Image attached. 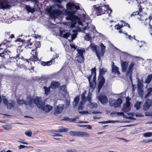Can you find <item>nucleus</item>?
Returning <instances> with one entry per match:
<instances>
[{"mask_svg":"<svg viewBox=\"0 0 152 152\" xmlns=\"http://www.w3.org/2000/svg\"><path fill=\"white\" fill-rule=\"evenodd\" d=\"M130 103L129 101H126L122 108V111L124 113H126L129 111L130 109Z\"/></svg>","mask_w":152,"mask_h":152,"instance_id":"412c9836","label":"nucleus"},{"mask_svg":"<svg viewBox=\"0 0 152 152\" xmlns=\"http://www.w3.org/2000/svg\"><path fill=\"white\" fill-rule=\"evenodd\" d=\"M66 7L68 10H65V15L67 16L65 18L71 22H66L65 25L72 28L75 26L77 23L81 28V31L84 33H91L94 30V26L91 24V20L85 11L82 10V13L79 14L78 16L75 15L76 10L80 9L79 4L69 2L66 4Z\"/></svg>","mask_w":152,"mask_h":152,"instance_id":"f257e3e1","label":"nucleus"},{"mask_svg":"<svg viewBox=\"0 0 152 152\" xmlns=\"http://www.w3.org/2000/svg\"><path fill=\"white\" fill-rule=\"evenodd\" d=\"M99 45L101 48V49L99 50L105 52L106 47L102 43H100Z\"/></svg>","mask_w":152,"mask_h":152,"instance_id":"de8ad7c7","label":"nucleus"},{"mask_svg":"<svg viewBox=\"0 0 152 152\" xmlns=\"http://www.w3.org/2000/svg\"><path fill=\"white\" fill-rule=\"evenodd\" d=\"M122 101L121 99H118L117 100L113 99L109 101L110 104L114 107H118L121 104Z\"/></svg>","mask_w":152,"mask_h":152,"instance_id":"423d86ee","label":"nucleus"},{"mask_svg":"<svg viewBox=\"0 0 152 152\" xmlns=\"http://www.w3.org/2000/svg\"><path fill=\"white\" fill-rule=\"evenodd\" d=\"M90 47L93 51H95V50L97 49L96 45L94 44H91Z\"/></svg>","mask_w":152,"mask_h":152,"instance_id":"8fccbe9b","label":"nucleus"},{"mask_svg":"<svg viewBox=\"0 0 152 152\" xmlns=\"http://www.w3.org/2000/svg\"><path fill=\"white\" fill-rule=\"evenodd\" d=\"M5 35L7 38H9V39H10L9 41H10V39L11 38L14 37V36L13 34H11L10 32H6L5 34Z\"/></svg>","mask_w":152,"mask_h":152,"instance_id":"e433bc0d","label":"nucleus"},{"mask_svg":"<svg viewBox=\"0 0 152 152\" xmlns=\"http://www.w3.org/2000/svg\"><path fill=\"white\" fill-rule=\"evenodd\" d=\"M79 113L80 114H82L83 115L89 114V112L88 111H84L83 112H79Z\"/></svg>","mask_w":152,"mask_h":152,"instance_id":"052dcab7","label":"nucleus"},{"mask_svg":"<svg viewBox=\"0 0 152 152\" xmlns=\"http://www.w3.org/2000/svg\"><path fill=\"white\" fill-rule=\"evenodd\" d=\"M110 116L112 117H115L117 116V112H114L110 114Z\"/></svg>","mask_w":152,"mask_h":152,"instance_id":"5fc2aeb1","label":"nucleus"},{"mask_svg":"<svg viewBox=\"0 0 152 152\" xmlns=\"http://www.w3.org/2000/svg\"><path fill=\"white\" fill-rule=\"evenodd\" d=\"M125 34L126 36V37L128 38L129 39H131L133 38L135 39L134 37H132L131 35H128L127 33H126Z\"/></svg>","mask_w":152,"mask_h":152,"instance_id":"13d9d810","label":"nucleus"},{"mask_svg":"<svg viewBox=\"0 0 152 152\" xmlns=\"http://www.w3.org/2000/svg\"><path fill=\"white\" fill-rule=\"evenodd\" d=\"M25 134L26 135L29 136V137H31V136L32 135V133L31 132H25Z\"/></svg>","mask_w":152,"mask_h":152,"instance_id":"bf43d9fd","label":"nucleus"},{"mask_svg":"<svg viewBox=\"0 0 152 152\" xmlns=\"http://www.w3.org/2000/svg\"><path fill=\"white\" fill-rule=\"evenodd\" d=\"M127 25L128 27L129 28V24H128V23H126L124 22L122 24H118L117 25H116L115 26V29H116L117 30H119V32L120 33H122V31L121 30V29H120L122 28L123 26H126Z\"/></svg>","mask_w":152,"mask_h":152,"instance_id":"4be33fe9","label":"nucleus"},{"mask_svg":"<svg viewBox=\"0 0 152 152\" xmlns=\"http://www.w3.org/2000/svg\"><path fill=\"white\" fill-rule=\"evenodd\" d=\"M38 52L36 51V49L34 50V49H32L31 54L32 56L31 58L32 59L34 60L35 61H38L39 59L37 57Z\"/></svg>","mask_w":152,"mask_h":152,"instance_id":"a878e982","label":"nucleus"},{"mask_svg":"<svg viewBox=\"0 0 152 152\" xmlns=\"http://www.w3.org/2000/svg\"><path fill=\"white\" fill-rule=\"evenodd\" d=\"M129 63L128 62L124 61H121V66L122 68V70L123 72H126L127 68L128 66Z\"/></svg>","mask_w":152,"mask_h":152,"instance_id":"393cba45","label":"nucleus"},{"mask_svg":"<svg viewBox=\"0 0 152 152\" xmlns=\"http://www.w3.org/2000/svg\"><path fill=\"white\" fill-rule=\"evenodd\" d=\"M98 98L101 103L103 104H106L108 102V100L107 96L104 94H101L98 96Z\"/></svg>","mask_w":152,"mask_h":152,"instance_id":"9b49d317","label":"nucleus"},{"mask_svg":"<svg viewBox=\"0 0 152 152\" xmlns=\"http://www.w3.org/2000/svg\"><path fill=\"white\" fill-rule=\"evenodd\" d=\"M95 52L97 57L99 59V60H100L101 58L102 57H103L105 53L103 51L99 49L96 50H95Z\"/></svg>","mask_w":152,"mask_h":152,"instance_id":"bb28decb","label":"nucleus"},{"mask_svg":"<svg viewBox=\"0 0 152 152\" xmlns=\"http://www.w3.org/2000/svg\"><path fill=\"white\" fill-rule=\"evenodd\" d=\"M107 71V69L104 68H100L99 69V74L98 77L99 83L98 88V92L99 91L100 89L103 86L105 82L104 78L102 76V75L104 74Z\"/></svg>","mask_w":152,"mask_h":152,"instance_id":"20e7f679","label":"nucleus"},{"mask_svg":"<svg viewBox=\"0 0 152 152\" xmlns=\"http://www.w3.org/2000/svg\"><path fill=\"white\" fill-rule=\"evenodd\" d=\"M10 7V5L5 0L0 1V9L3 10L8 9H9Z\"/></svg>","mask_w":152,"mask_h":152,"instance_id":"2eb2a0df","label":"nucleus"},{"mask_svg":"<svg viewBox=\"0 0 152 152\" xmlns=\"http://www.w3.org/2000/svg\"><path fill=\"white\" fill-rule=\"evenodd\" d=\"M152 91V88H150L147 89L148 93L145 96V98H146L148 97L151 94V93Z\"/></svg>","mask_w":152,"mask_h":152,"instance_id":"a19ab883","label":"nucleus"},{"mask_svg":"<svg viewBox=\"0 0 152 152\" xmlns=\"http://www.w3.org/2000/svg\"><path fill=\"white\" fill-rule=\"evenodd\" d=\"M76 51L77 53L75 57V60L78 63H82L84 62V59L83 54L85 52V50L83 48H79L77 49Z\"/></svg>","mask_w":152,"mask_h":152,"instance_id":"39448f33","label":"nucleus"},{"mask_svg":"<svg viewBox=\"0 0 152 152\" xmlns=\"http://www.w3.org/2000/svg\"><path fill=\"white\" fill-rule=\"evenodd\" d=\"M137 12H133L131 15V16L132 17L133 16H134V15H136V13Z\"/></svg>","mask_w":152,"mask_h":152,"instance_id":"774afa93","label":"nucleus"},{"mask_svg":"<svg viewBox=\"0 0 152 152\" xmlns=\"http://www.w3.org/2000/svg\"><path fill=\"white\" fill-rule=\"evenodd\" d=\"M79 132L72 131L69 132V134L72 136L79 137Z\"/></svg>","mask_w":152,"mask_h":152,"instance_id":"f704fd0d","label":"nucleus"},{"mask_svg":"<svg viewBox=\"0 0 152 152\" xmlns=\"http://www.w3.org/2000/svg\"><path fill=\"white\" fill-rule=\"evenodd\" d=\"M142 10V8H141V7H140L139 9L138 12H137V17H140V16H141L142 15H141V14H140V12H141Z\"/></svg>","mask_w":152,"mask_h":152,"instance_id":"680f3d73","label":"nucleus"},{"mask_svg":"<svg viewBox=\"0 0 152 152\" xmlns=\"http://www.w3.org/2000/svg\"><path fill=\"white\" fill-rule=\"evenodd\" d=\"M152 79V75H148L147 78H146L145 83L148 84L151 81Z\"/></svg>","mask_w":152,"mask_h":152,"instance_id":"c9c22d12","label":"nucleus"},{"mask_svg":"<svg viewBox=\"0 0 152 152\" xmlns=\"http://www.w3.org/2000/svg\"><path fill=\"white\" fill-rule=\"evenodd\" d=\"M141 104V102H138L135 104L134 107L136 108L138 110L140 108Z\"/></svg>","mask_w":152,"mask_h":152,"instance_id":"49530a36","label":"nucleus"},{"mask_svg":"<svg viewBox=\"0 0 152 152\" xmlns=\"http://www.w3.org/2000/svg\"><path fill=\"white\" fill-rule=\"evenodd\" d=\"M86 93V91H85L81 96V101L80 102L78 107V109L79 110H82L83 108V106L84 103H85L86 101V98L85 96Z\"/></svg>","mask_w":152,"mask_h":152,"instance_id":"ddd939ff","label":"nucleus"},{"mask_svg":"<svg viewBox=\"0 0 152 152\" xmlns=\"http://www.w3.org/2000/svg\"><path fill=\"white\" fill-rule=\"evenodd\" d=\"M34 45L35 46V47L34 48L35 49H36V48H39L41 46L40 43L39 41L36 42L34 44Z\"/></svg>","mask_w":152,"mask_h":152,"instance_id":"09e8293b","label":"nucleus"},{"mask_svg":"<svg viewBox=\"0 0 152 152\" xmlns=\"http://www.w3.org/2000/svg\"><path fill=\"white\" fill-rule=\"evenodd\" d=\"M2 99L3 103L7 106L8 108H11L14 105L15 101L11 100L8 101L4 96L2 97Z\"/></svg>","mask_w":152,"mask_h":152,"instance_id":"6e6552de","label":"nucleus"},{"mask_svg":"<svg viewBox=\"0 0 152 152\" xmlns=\"http://www.w3.org/2000/svg\"><path fill=\"white\" fill-rule=\"evenodd\" d=\"M92 71V75H91L89 77H88V80L90 84V86L91 88H92L93 86V84H92V82H91V79L92 78V77H93V82H94L95 80V78L96 77V72L95 71L94 69H91Z\"/></svg>","mask_w":152,"mask_h":152,"instance_id":"dca6fc26","label":"nucleus"},{"mask_svg":"<svg viewBox=\"0 0 152 152\" xmlns=\"http://www.w3.org/2000/svg\"><path fill=\"white\" fill-rule=\"evenodd\" d=\"M64 120L67 121H69L70 122H72L73 121H76L75 119H71L69 118H64Z\"/></svg>","mask_w":152,"mask_h":152,"instance_id":"603ef678","label":"nucleus"},{"mask_svg":"<svg viewBox=\"0 0 152 152\" xmlns=\"http://www.w3.org/2000/svg\"><path fill=\"white\" fill-rule=\"evenodd\" d=\"M137 79L138 80L137 86H142V83L141 81L140 80L138 77H137Z\"/></svg>","mask_w":152,"mask_h":152,"instance_id":"6e6d98bb","label":"nucleus"},{"mask_svg":"<svg viewBox=\"0 0 152 152\" xmlns=\"http://www.w3.org/2000/svg\"><path fill=\"white\" fill-rule=\"evenodd\" d=\"M20 45H22L23 47L28 48H31L33 49L34 48V46L32 43H29L28 42H20Z\"/></svg>","mask_w":152,"mask_h":152,"instance_id":"6ab92c4d","label":"nucleus"},{"mask_svg":"<svg viewBox=\"0 0 152 152\" xmlns=\"http://www.w3.org/2000/svg\"><path fill=\"white\" fill-rule=\"evenodd\" d=\"M72 31L74 32V34L72 35H71V36L72 39L73 40H74V39H75L76 37V34H77V31L76 30H73Z\"/></svg>","mask_w":152,"mask_h":152,"instance_id":"c03bdc74","label":"nucleus"},{"mask_svg":"<svg viewBox=\"0 0 152 152\" xmlns=\"http://www.w3.org/2000/svg\"><path fill=\"white\" fill-rule=\"evenodd\" d=\"M60 35L61 37L67 38L70 36V34L65 31H60Z\"/></svg>","mask_w":152,"mask_h":152,"instance_id":"2f4dec72","label":"nucleus"},{"mask_svg":"<svg viewBox=\"0 0 152 152\" xmlns=\"http://www.w3.org/2000/svg\"><path fill=\"white\" fill-rule=\"evenodd\" d=\"M152 100L149 99H146L145 102L143 105V110H148L151 106Z\"/></svg>","mask_w":152,"mask_h":152,"instance_id":"aec40b11","label":"nucleus"},{"mask_svg":"<svg viewBox=\"0 0 152 152\" xmlns=\"http://www.w3.org/2000/svg\"><path fill=\"white\" fill-rule=\"evenodd\" d=\"M85 34H86V35L84 37L85 39L87 41H89L90 40V39H91V37L90 35L91 33Z\"/></svg>","mask_w":152,"mask_h":152,"instance_id":"ea45409f","label":"nucleus"},{"mask_svg":"<svg viewBox=\"0 0 152 152\" xmlns=\"http://www.w3.org/2000/svg\"><path fill=\"white\" fill-rule=\"evenodd\" d=\"M138 90L139 94L140 95H142L143 93L142 86H138Z\"/></svg>","mask_w":152,"mask_h":152,"instance_id":"58836bf2","label":"nucleus"},{"mask_svg":"<svg viewBox=\"0 0 152 152\" xmlns=\"http://www.w3.org/2000/svg\"><path fill=\"white\" fill-rule=\"evenodd\" d=\"M66 87L65 85H63L61 87L59 90L60 93L64 96L67 94Z\"/></svg>","mask_w":152,"mask_h":152,"instance_id":"cd10ccee","label":"nucleus"},{"mask_svg":"<svg viewBox=\"0 0 152 152\" xmlns=\"http://www.w3.org/2000/svg\"><path fill=\"white\" fill-rule=\"evenodd\" d=\"M3 128L6 130H9L11 129L12 126H4Z\"/></svg>","mask_w":152,"mask_h":152,"instance_id":"4d7b16f0","label":"nucleus"},{"mask_svg":"<svg viewBox=\"0 0 152 152\" xmlns=\"http://www.w3.org/2000/svg\"><path fill=\"white\" fill-rule=\"evenodd\" d=\"M33 102H31L30 104H35L39 108L45 111V112H49L52 109V107L49 104L45 105L44 103L42 102L41 97H37L35 100H33Z\"/></svg>","mask_w":152,"mask_h":152,"instance_id":"f03ea898","label":"nucleus"},{"mask_svg":"<svg viewBox=\"0 0 152 152\" xmlns=\"http://www.w3.org/2000/svg\"><path fill=\"white\" fill-rule=\"evenodd\" d=\"M137 18L140 21H143L145 20L144 22L145 25L146 26H150V27H151V23H150V16L148 18H146L145 16L142 15L141 16L140 15V17H138Z\"/></svg>","mask_w":152,"mask_h":152,"instance_id":"9d476101","label":"nucleus"},{"mask_svg":"<svg viewBox=\"0 0 152 152\" xmlns=\"http://www.w3.org/2000/svg\"><path fill=\"white\" fill-rule=\"evenodd\" d=\"M79 99L80 97L79 96H76L74 99V100L73 103V106L74 107L77 106L78 104Z\"/></svg>","mask_w":152,"mask_h":152,"instance_id":"72a5a7b5","label":"nucleus"},{"mask_svg":"<svg viewBox=\"0 0 152 152\" xmlns=\"http://www.w3.org/2000/svg\"><path fill=\"white\" fill-rule=\"evenodd\" d=\"M135 64L134 62H132L129 66L128 69L126 72V75L129 76V78L132 81V68L134 65Z\"/></svg>","mask_w":152,"mask_h":152,"instance_id":"f8f14e48","label":"nucleus"},{"mask_svg":"<svg viewBox=\"0 0 152 152\" xmlns=\"http://www.w3.org/2000/svg\"><path fill=\"white\" fill-rule=\"evenodd\" d=\"M58 57V55L56 54L55 55H53L54 58L52 59V60L51 61H47L46 62H42L41 63V64L43 66H49L51 65L52 64H54V61H53V60L54 59L56 58H57Z\"/></svg>","mask_w":152,"mask_h":152,"instance_id":"a211bd4d","label":"nucleus"},{"mask_svg":"<svg viewBox=\"0 0 152 152\" xmlns=\"http://www.w3.org/2000/svg\"><path fill=\"white\" fill-rule=\"evenodd\" d=\"M27 10L28 12H31L32 13H33L34 12V10L30 7L27 8Z\"/></svg>","mask_w":152,"mask_h":152,"instance_id":"3c124183","label":"nucleus"},{"mask_svg":"<svg viewBox=\"0 0 152 152\" xmlns=\"http://www.w3.org/2000/svg\"><path fill=\"white\" fill-rule=\"evenodd\" d=\"M124 113L123 112H117V116H123L124 115Z\"/></svg>","mask_w":152,"mask_h":152,"instance_id":"0e129e2a","label":"nucleus"},{"mask_svg":"<svg viewBox=\"0 0 152 152\" xmlns=\"http://www.w3.org/2000/svg\"><path fill=\"white\" fill-rule=\"evenodd\" d=\"M79 137H88L89 134L85 132H79Z\"/></svg>","mask_w":152,"mask_h":152,"instance_id":"7c9ffc66","label":"nucleus"},{"mask_svg":"<svg viewBox=\"0 0 152 152\" xmlns=\"http://www.w3.org/2000/svg\"><path fill=\"white\" fill-rule=\"evenodd\" d=\"M112 72L113 74H117L118 75L120 74V72L118 70V68L114 65L113 62L112 65Z\"/></svg>","mask_w":152,"mask_h":152,"instance_id":"5701e85b","label":"nucleus"},{"mask_svg":"<svg viewBox=\"0 0 152 152\" xmlns=\"http://www.w3.org/2000/svg\"><path fill=\"white\" fill-rule=\"evenodd\" d=\"M60 85L59 83L57 82L53 81L51 83L50 87L53 89H55Z\"/></svg>","mask_w":152,"mask_h":152,"instance_id":"c756f323","label":"nucleus"},{"mask_svg":"<svg viewBox=\"0 0 152 152\" xmlns=\"http://www.w3.org/2000/svg\"><path fill=\"white\" fill-rule=\"evenodd\" d=\"M26 147H27V146H26L23 145H20L19 147V148L20 149H21L22 148H24Z\"/></svg>","mask_w":152,"mask_h":152,"instance_id":"69168bd1","label":"nucleus"},{"mask_svg":"<svg viewBox=\"0 0 152 152\" xmlns=\"http://www.w3.org/2000/svg\"><path fill=\"white\" fill-rule=\"evenodd\" d=\"M123 116L124 118H128V119H131L132 118H131L130 117H128L127 116H126V115H124H124H123Z\"/></svg>","mask_w":152,"mask_h":152,"instance_id":"338daca9","label":"nucleus"},{"mask_svg":"<svg viewBox=\"0 0 152 152\" xmlns=\"http://www.w3.org/2000/svg\"><path fill=\"white\" fill-rule=\"evenodd\" d=\"M64 105H59L55 107L54 114L56 115H57L58 114L61 113L63 108Z\"/></svg>","mask_w":152,"mask_h":152,"instance_id":"f3484780","label":"nucleus"},{"mask_svg":"<svg viewBox=\"0 0 152 152\" xmlns=\"http://www.w3.org/2000/svg\"><path fill=\"white\" fill-rule=\"evenodd\" d=\"M35 100V98H32L30 97L28 98L27 99L28 102L26 101L24 102L21 99H18V102L19 104H24L26 105H28L30 106H32V105L34 104H30L31 102H33V100Z\"/></svg>","mask_w":152,"mask_h":152,"instance_id":"0eeeda50","label":"nucleus"},{"mask_svg":"<svg viewBox=\"0 0 152 152\" xmlns=\"http://www.w3.org/2000/svg\"><path fill=\"white\" fill-rule=\"evenodd\" d=\"M119 121H111L109 120L107 121H103L100 123L105 124H107L109 123H114L116 122H118Z\"/></svg>","mask_w":152,"mask_h":152,"instance_id":"4c0bfd02","label":"nucleus"},{"mask_svg":"<svg viewBox=\"0 0 152 152\" xmlns=\"http://www.w3.org/2000/svg\"><path fill=\"white\" fill-rule=\"evenodd\" d=\"M48 12L50 15L54 16H60L62 14L61 11L58 10H52L51 9L49 8L48 9Z\"/></svg>","mask_w":152,"mask_h":152,"instance_id":"4468645a","label":"nucleus"},{"mask_svg":"<svg viewBox=\"0 0 152 152\" xmlns=\"http://www.w3.org/2000/svg\"><path fill=\"white\" fill-rule=\"evenodd\" d=\"M143 136L145 137H148L152 136V132H148L143 134Z\"/></svg>","mask_w":152,"mask_h":152,"instance_id":"a18cd8bd","label":"nucleus"},{"mask_svg":"<svg viewBox=\"0 0 152 152\" xmlns=\"http://www.w3.org/2000/svg\"><path fill=\"white\" fill-rule=\"evenodd\" d=\"M50 87H44V88L45 91V94L46 96L50 92Z\"/></svg>","mask_w":152,"mask_h":152,"instance_id":"79ce46f5","label":"nucleus"},{"mask_svg":"<svg viewBox=\"0 0 152 152\" xmlns=\"http://www.w3.org/2000/svg\"><path fill=\"white\" fill-rule=\"evenodd\" d=\"M68 131V129H65L62 126H61L59 127L58 132H66Z\"/></svg>","mask_w":152,"mask_h":152,"instance_id":"37998d69","label":"nucleus"},{"mask_svg":"<svg viewBox=\"0 0 152 152\" xmlns=\"http://www.w3.org/2000/svg\"><path fill=\"white\" fill-rule=\"evenodd\" d=\"M94 8L96 10V12L98 16L103 14L107 11L110 14L112 10L109 8L108 4H105L102 6L101 4L96 5H94Z\"/></svg>","mask_w":152,"mask_h":152,"instance_id":"7ed1b4c3","label":"nucleus"},{"mask_svg":"<svg viewBox=\"0 0 152 152\" xmlns=\"http://www.w3.org/2000/svg\"><path fill=\"white\" fill-rule=\"evenodd\" d=\"M91 93H89L87 99L88 102L89 103L88 105L90 108L92 109L94 108H96L97 107V104L95 103H91Z\"/></svg>","mask_w":152,"mask_h":152,"instance_id":"1a4fd4ad","label":"nucleus"},{"mask_svg":"<svg viewBox=\"0 0 152 152\" xmlns=\"http://www.w3.org/2000/svg\"><path fill=\"white\" fill-rule=\"evenodd\" d=\"M135 40L137 41L138 43L137 44L139 46L140 48H141L142 47L144 46H147V43L144 41H139L137 40L136 39H134Z\"/></svg>","mask_w":152,"mask_h":152,"instance_id":"473e14b6","label":"nucleus"},{"mask_svg":"<svg viewBox=\"0 0 152 152\" xmlns=\"http://www.w3.org/2000/svg\"><path fill=\"white\" fill-rule=\"evenodd\" d=\"M16 42H18L16 44L18 45V46L17 50V52H18V50H19V53L22 52L23 49L25 48L24 47H23L22 45H20L19 44L20 42H23V39H18L16 41Z\"/></svg>","mask_w":152,"mask_h":152,"instance_id":"b1692460","label":"nucleus"},{"mask_svg":"<svg viewBox=\"0 0 152 152\" xmlns=\"http://www.w3.org/2000/svg\"><path fill=\"white\" fill-rule=\"evenodd\" d=\"M18 142L23 144L28 145V142H25L24 140L23 139H19L18 140Z\"/></svg>","mask_w":152,"mask_h":152,"instance_id":"864d4df0","label":"nucleus"},{"mask_svg":"<svg viewBox=\"0 0 152 152\" xmlns=\"http://www.w3.org/2000/svg\"><path fill=\"white\" fill-rule=\"evenodd\" d=\"M10 60V61L11 62H17L18 63H17V64H20V63H18L19 62H21L23 61V60L22 59L19 58H18V57L15 58V57H10L9 58Z\"/></svg>","mask_w":152,"mask_h":152,"instance_id":"c85d7f7f","label":"nucleus"},{"mask_svg":"<svg viewBox=\"0 0 152 152\" xmlns=\"http://www.w3.org/2000/svg\"><path fill=\"white\" fill-rule=\"evenodd\" d=\"M70 46L71 48H73L74 49H77L76 47L75 46V45L73 44H70Z\"/></svg>","mask_w":152,"mask_h":152,"instance_id":"e2e57ef3","label":"nucleus"}]
</instances>
